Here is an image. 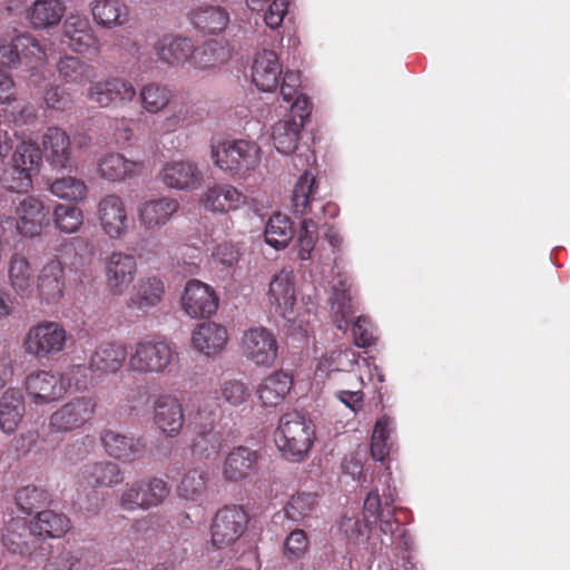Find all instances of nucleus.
Segmentation results:
<instances>
[{
    "mask_svg": "<svg viewBox=\"0 0 570 570\" xmlns=\"http://www.w3.org/2000/svg\"><path fill=\"white\" fill-rule=\"evenodd\" d=\"M154 422L165 435L177 436L185 423L180 401L168 394L159 396L154 403Z\"/></svg>",
    "mask_w": 570,
    "mask_h": 570,
    "instance_id": "412c9836",
    "label": "nucleus"
},
{
    "mask_svg": "<svg viewBox=\"0 0 570 570\" xmlns=\"http://www.w3.org/2000/svg\"><path fill=\"white\" fill-rule=\"evenodd\" d=\"M207 482V471L203 469H191L184 474L177 488L178 495L187 501H202L206 494Z\"/></svg>",
    "mask_w": 570,
    "mask_h": 570,
    "instance_id": "de8ad7c7",
    "label": "nucleus"
},
{
    "mask_svg": "<svg viewBox=\"0 0 570 570\" xmlns=\"http://www.w3.org/2000/svg\"><path fill=\"white\" fill-rule=\"evenodd\" d=\"M353 337L358 347L371 346L375 341L374 328L371 322L364 317L358 316L353 324Z\"/></svg>",
    "mask_w": 570,
    "mask_h": 570,
    "instance_id": "680f3d73",
    "label": "nucleus"
},
{
    "mask_svg": "<svg viewBox=\"0 0 570 570\" xmlns=\"http://www.w3.org/2000/svg\"><path fill=\"white\" fill-rule=\"evenodd\" d=\"M164 293V284L158 277H141L132 287L128 307L147 312L160 303Z\"/></svg>",
    "mask_w": 570,
    "mask_h": 570,
    "instance_id": "7c9ffc66",
    "label": "nucleus"
},
{
    "mask_svg": "<svg viewBox=\"0 0 570 570\" xmlns=\"http://www.w3.org/2000/svg\"><path fill=\"white\" fill-rule=\"evenodd\" d=\"M246 196L228 184H217L206 189L202 196L204 207L212 213H228L240 208Z\"/></svg>",
    "mask_w": 570,
    "mask_h": 570,
    "instance_id": "a878e982",
    "label": "nucleus"
},
{
    "mask_svg": "<svg viewBox=\"0 0 570 570\" xmlns=\"http://www.w3.org/2000/svg\"><path fill=\"white\" fill-rule=\"evenodd\" d=\"M137 262L134 255L124 252H112L105 263L106 288L120 296L126 293L135 279Z\"/></svg>",
    "mask_w": 570,
    "mask_h": 570,
    "instance_id": "f8f14e48",
    "label": "nucleus"
},
{
    "mask_svg": "<svg viewBox=\"0 0 570 570\" xmlns=\"http://www.w3.org/2000/svg\"><path fill=\"white\" fill-rule=\"evenodd\" d=\"M169 493L170 488L163 479H144L127 484L119 503L126 511L149 510L160 505Z\"/></svg>",
    "mask_w": 570,
    "mask_h": 570,
    "instance_id": "0eeeda50",
    "label": "nucleus"
},
{
    "mask_svg": "<svg viewBox=\"0 0 570 570\" xmlns=\"http://www.w3.org/2000/svg\"><path fill=\"white\" fill-rule=\"evenodd\" d=\"M12 374V355L9 342L0 337V389L4 387Z\"/></svg>",
    "mask_w": 570,
    "mask_h": 570,
    "instance_id": "0e129e2a",
    "label": "nucleus"
},
{
    "mask_svg": "<svg viewBox=\"0 0 570 570\" xmlns=\"http://www.w3.org/2000/svg\"><path fill=\"white\" fill-rule=\"evenodd\" d=\"M91 13L96 23L107 29L122 27L130 19V9L122 0H95Z\"/></svg>",
    "mask_w": 570,
    "mask_h": 570,
    "instance_id": "473e14b6",
    "label": "nucleus"
},
{
    "mask_svg": "<svg viewBox=\"0 0 570 570\" xmlns=\"http://www.w3.org/2000/svg\"><path fill=\"white\" fill-rule=\"evenodd\" d=\"M63 12L60 0H36L27 10V19L35 28L45 29L58 24Z\"/></svg>",
    "mask_w": 570,
    "mask_h": 570,
    "instance_id": "58836bf2",
    "label": "nucleus"
},
{
    "mask_svg": "<svg viewBox=\"0 0 570 570\" xmlns=\"http://www.w3.org/2000/svg\"><path fill=\"white\" fill-rule=\"evenodd\" d=\"M174 354L173 346L165 341H139L128 352L127 366L137 374H163L171 366Z\"/></svg>",
    "mask_w": 570,
    "mask_h": 570,
    "instance_id": "39448f33",
    "label": "nucleus"
},
{
    "mask_svg": "<svg viewBox=\"0 0 570 570\" xmlns=\"http://www.w3.org/2000/svg\"><path fill=\"white\" fill-rule=\"evenodd\" d=\"M136 96L134 83L121 77H107L91 82L86 94L87 99L100 108L130 104Z\"/></svg>",
    "mask_w": 570,
    "mask_h": 570,
    "instance_id": "9d476101",
    "label": "nucleus"
},
{
    "mask_svg": "<svg viewBox=\"0 0 570 570\" xmlns=\"http://www.w3.org/2000/svg\"><path fill=\"white\" fill-rule=\"evenodd\" d=\"M46 502V492L36 487H24L16 494L17 507L26 514H31L38 509L45 507Z\"/></svg>",
    "mask_w": 570,
    "mask_h": 570,
    "instance_id": "6e6d98bb",
    "label": "nucleus"
},
{
    "mask_svg": "<svg viewBox=\"0 0 570 570\" xmlns=\"http://www.w3.org/2000/svg\"><path fill=\"white\" fill-rule=\"evenodd\" d=\"M294 278L292 269H282L269 283L268 302L283 317H288L293 313L296 302Z\"/></svg>",
    "mask_w": 570,
    "mask_h": 570,
    "instance_id": "4be33fe9",
    "label": "nucleus"
},
{
    "mask_svg": "<svg viewBox=\"0 0 570 570\" xmlns=\"http://www.w3.org/2000/svg\"><path fill=\"white\" fill-rule=\"evenodd\" d=\"M128 352L120 344L107 343L100 345L89 357V365L94 372L115 374L124 365Z\"/></svg>",
    "mask_w": 570,
    "mask_h": 570,
    "instance_id": "f704fd0d",
    "label": "nucleus"
},
{
    "mask_svg": "<svg viewBox=\"0 0 570 570\" xmlns=\"http://www.w3.org/2000/svg\"><path fill=\"white\" fill-rule=\"evenodd\" d=\"M24 413V403L14 392H6L0 400V429L12 434L19 426Z\"/></svg>",
    "mask_w": 570,
    "mask_h": 570,
    "instance_id": "a18cd8bd",
    "label": "nucleus"
},
{
    "mask_svg": "<svg viewBox=\"0 0 570 570\" xmlns=\"http://www.w3.org/2000/svg\"><path fill=\"white\" fill-rule=\"evenodd\" d=\"M292 206L295 215L302 217L296 247L298 257L303 261L312 257V252L318 240V227L324 217H335L338 213L336 205L325 202L318 188L315 176L305 170L293 188Z\"/></svg>",
    "mask_w": 570,
    "mask_h": 570,
    "instance_id": "f257e3e1",
    "label": "nucleus"
},
{
    "mask_svg": "<svg viewBox=\"0 0 570 570\" xmlns=\"http://www.w3.org/2000/svg\"><path fill=\"white\" fill-rule=\"evenodd\" d=\"M294 235L292 222L286 215H273L265 227V240L276 249L285 248Z\"/></svg>",
    "mask_w": 570,
    "mask_h": 570,
    "instance_id": "09e8293b",
    "label": "nucleus"
},
{
    "mask_svg": "<svg viewBox=\"0 0 570 570\" xmlns=\"http://www.w3.org/2000/svg\"><path fill=\"white\" fill-rule=\"evenodd\" d=\"M124 480L119 465L111 461L90 462L82 465L77 474V484L82 490L114 488Z\"/></svg>",
    "mask_w": 570,
    "mask_h": 570,
    "instance_id": "f3484780",
    "label": "nucleus"
},
{
    "mask_svg": "<svg viewBox=\"0 0 570 570\" xmlns=\"http://www.w3.org/2000/svg\"><path fill=\"white\" fill-rule=\"evenodd\" d=\"M9 279L13 289L21 296L32 292V271L28 259L21 254H13L9 262Z\"/></svg>",
    "mask_w": 570,
    "mask_h": 570,
    "instance_id": "49530a36",
    "label": "nucleus"
},
{
    "mask_svg": "<svg viewBox=\"0 0 570 570\" xmlns=\"http://www.w3.org/2000/svg\"><path fill=\"white\" fill-rule=\"evenodd\" d=\"M41 145L46 160L53 168L66 169L71 165V141L65 130L49 127L42 135Z\"/></svg>",
    "mask_w": 570,
    "mask_h": 570,
    "instance_id": "5701e85b",
    "label": "nucleus"
},
{
    "mask_svg": "<svg viewBox=\"0 0 570 570\" xmlns=\"http://www.w3.org/2000/svg\"><path fill=\"white\" fill-rule=\"evenodd\" d=\"M57 227L66 233H76L82 225V212L75 206L59 204L53 210Z\"/></svg>",
    "mask_w": 570,
    "mask_h": 570,
    "instance_id": "5fc2aeb1",
    "label": "nucleus"
},
{
    "mask_svg": "<svg viewBox=\"0 0 570 570\" xmlns=\"http://www.w3.org/2000/svg\"><path fill=\"white\" fill-rule=\"evenodd\" d=\"M144 169L142 161L127 159L119 153H107L97 161L98 175L108 181H122L136 175Z\"/></svg>",
    "mask_w": 570,
    "mask_h": 570,
    "instance_id": "b1692460",
    "label": "nucleus"
},
{
    "mask_svg": "<svg viewBox=\"0 0 570 570\" xmlns=\"http://www.w3.org/2000/svg\"><path fill=\"white\" fill-rule=\"evenodd\" d=\"M96 561V556L83 550L63 551L59 556V563L63 570H81L95 566Z\"/></svg>",
    "mask_w": 570,
    "mask_h": 570,
    "instance_id": "13d9d810",
    "label": "nucleus"
},
{
    "mask_svg": "<svg viewBox=\"0 0 570 570\" xmlns=\"http://www.w3.org/2000/svg\"><path fill=\"white\" fill-rule=\"evenodd\" d=\"M26 389L36 403H49L63 395L60 374L38 371L27 376Z\"/></svg>",
    "mask_w": 570,
    "mask_h": 570,
    "instance_id": "c85d7f7f",
    "label": "nucleus"
},
{
    "mask_svg": "<svg viewBox=\"0 0 570 570\" xmlns=\"http://www.w3.org/2000/svg\"><path fill=\"white\" fill-rule=\"evenodd\" d=\"M63 37L72 51L79 53H97L99 51V39L89 19L85 16H68L63 23Z\"/></svg>",
    "mask_w": 570,
    "mask_h": 570,
    "instance_id": "a211bd4d",
    "label": "nucleus"
},
{
    "mask_svg": "<svg viewBox=\"0 0 570 570\" xmlns=\"http://www.w3.org/2000/svg\"><path fill=\"white\" fill-rule=\"evenodd\" d=\"M13 148L9 188L13 191H23L32 186L31 177L41 164V150L32 140H20Z\"/></svg>",
    "mask_w": 570,
    "mask_h": 570,
    "instance_id": "1a4fd4ad",
    "label": "nucleus"
},
{
    "mask_svg": "<svg viewBox=\"0 0 570 570\" xmlns=\"http://www.w3.org/2000/svg\"><path fill=\"white\" fill-rule=\"evenodd\" d=\"M219 414V405L213 400H205L199 405L190 442V451L195 459L212 460L222 450L224 440L217 430Z\"/></svg>",
    "mask_w": 570,
    "mask_h": 570,
    "instance_id": "7ed1b4c3",
    "label": "nucleus"
},
{
    "mask_svg": "<svg viewBox=\"0 0 570 570\" xmlns=\"http://www.w3.org/2000/svg\"><path fill=\"white\" fill-rule=\"evenodd\" d=\"M181 304L191 318L209 317L218 307V298L210 286L193 279L185 286Z\"/></svg>",
    "mask_w": 570,
    "mask_h": 570,
    "instance_id": "2eb2a0df",
    "label": "nucleus"
},
{
    "mask_svg": "<svg viewBox=\"0 0 570 570\" xmlns=\"http://www.w3.org/2000/svg\"><path fill=\"white\" fill-rule=\"evenodd\" d=\"M214 164L229 175L254 170L261 161V148L254 141L235 139L212 147Z\"/></svg>",
    "mask_w": 570,
    "mask_h": 570,
    "instance_id": "20e7f679",
    "label": "nucleus"
},
{
    "mask_svg": "<svg viewBox=\"0 0 570 570\" xmlns=\"http://www.w3.org/2000/svg\"><path fill=\"white\" fill-rule=\"evenodd\" d=\"M244 355L256 365L269 366L277 357V341L265 327H252L243 335Z\"/></svg>",
    "mask_w": 570,
    "mask_h": 570,
    "instance_id": "4468645a",
    "label": "nucleus"
},
{
    "mask_svg": "<svg viewBox=\"0 0 570 570\" xmlns=\"http://www.w3.org/2000/svg\"><path fill=\"white\" fill-rule=\"evenodd\" d=\"M50 191L61 199L81 202L87 197L88 188L83 180L67 176L53 180Z\"/></svg>",
    "mask_w": 570,
    "mask_h": 570,
    "instance_id": "864d4df0",
    "label": "nucleus"
},
{
    "mask_svg": "<svg viewBox=\"0 0 570 570\" xmlns=\"http://www.w3.org/2000/svg\"><path fill=\"white\" fill-rule=\"evenodd\" d=\"M228 341L227 330L214 322L199 324L191 334V346L206 356L219 354Z\"/></svg>",
    "mask_w": 570,
    "mask_h": 570,
    "instance_id": "bb28decb",
    "label": "nucleus"
},
{
    "mask_svg": "<svg viewBox=\"0 0 570 570\" xmlns=\"http://www.w3.org/2000/svg\"><path fill=\"white\" fill-rule=\"evenodd\" d=\"M303 125L304 124L302 121H297L294 116L288 119L279 120L273 127V142L281 154L287 155L295 150Z\"/></svg>",
    "mask_w": 570,
    "mask_h": 570,
    "instance_id": "c03bdc74",
    "label": "nucleus"
},
{
    "mask_svg": "<svg viewBox=\"0 0 570 570\" xmlns=\"http://www.w3.org/2000/svg\"><path fill=\"white\" fill-rule=\"evenodd\" d=\"M340 527L345 535L353 540L365 537L367 531V525L360 519L346 515L342 519Z\"/></svg>",
    "mask_w": 570,
    "mask_h": 570,
    "instance_id": "774afa93",
    "label": "nucleus"
},
{
    "mask_svg": "<svg viewBox=\"0 0 570 570\" xmlns=\"http://www.w3.org/2000/svg\"><path fill=\"white\" fill-rule=\"evenodd\" d=\"M101 442L110 456L124 462H131L138 459L142 452L139 440L128 438L111 430L104 432Z\"/></svg>",
    "mask_w": 570,
    "mask_h": 570,
    "instance_id": "e433bc0d",
    "label": "nucleus"
},
{
    "mask_svg": "<svg viewBox=\"0 0 570 570\" xmlns=\"http://www.w3.org/2000/svg\"><path fill=\"white\" fill-rule=\"evenodd\" d=\"M12 43L18 53V60L21 58H35L41 60L45 51L39 41L30 35H20L12 39Z\"/></svg>",
    "mask_w": 570,
    "mask_h": 570,
    "instance_id": "bf43d9fd",
    "label": "nucleus"
},
{
    "mask_svg": "<svg viewBox=\"0 0 570 570\" xmlns=\"http://www.w3.org/2000/svg\"><path fill=\"white\" fill-rule=\"evenodd\" d=\"M316 508V495L313 493L298 492L289 499L284 508L285 517L293 522H304L312 517Z\"/></svg>",
    "mask_w": 570,
    "mask_h": 570,
    "instance_id": "603ef678",
    "label": "nucleus"
},
{
    "mask_svg": "<svg viewBox=\"0 0 570 570\" xmlns=\"http://www.w3.org/2000/svg\"><path fill=\"white\" fill-rule=\"evenodd\" d=\"M98 218L104 232L112 239L121 238L128 228V215L121 197L106 195L98 204Z\"/></svg>",
    "mask_w": 570,
    "mask_h": 570,
    "instance_id": "6ab92c4d",
    "label": "nucleus"
},
{
    "mask_svg": "<svg viewBox=\"0 0 570 570\" xmlns=\"http://www.w3.org/2000/svg\"><path fill=\"white\" fill-rule=\"evenodd\" d=\"M179 207L177 199L167 196L144 199L137 206L139 224L146 230L160 229L178 212Z\"/></svg>",
    "mask_w": 570,
    "mask_h": 570,
    "instance_id": "dca6fc26",
    "label": "nucleus"
},
{
    "mask_svg": "<svg viewBox=\"0 0 570 570\" xmlns=\"http://www.w3.org/2000/svg\"><path fill=\"white\" fill-rule=\"evenodd\" d=\"M293 380L285 372H274L257 387V395L265 406L279 404L292 389Z\"/></svg>",
    "mask_w": 570,
    "mask_h": 570,
    "instance_id": "4c0bfd02",
    "label": "nucleus"
},
{
    "mask_svg": "<svg viewBox=\"0 0 570 570\" xmlns=\"http://www.w3.org/2000/svg\"><path fill=\"white\" fill-rule=\"evenodd\" d=\"M314 439V424L297 412L283 414L274 434L275 444L283 456L294 462L307 456Z\"/></svg>",
    "mask_w": 570,
    "mask_h": 570,
    "instance_id": "f03ea898",
    "label": "nucleus"
},
{
    "mask_svg": "<svg viewBox=\"0 0 570 570\" xmlns=\"http://www.w3.org/2000/svg\"><path fill=\"white\" fill-rule=\"evenodd\" d=\"M301 86V77L298 72L287 71L281 85V95L283 100L292 102L299 94L298 88Z\"/></svg>",
    "mask_w": 570,
    "mask_h": 570,
    "instance_id": "338daca9",
    "label": "nucleus"
},
{
    "mask_svg": "<svg viewBox=\"0 0 570 570\" xmlns=\"http://www.w3.org/2000/svg\"><path fill=\"white\" fill-rule=\"evenodd\" d=\"M393 430V422L390 417L383 416L376 421L371 442V455L374 460L383 461L390 453L392 446L390 436Z\"/></svg>",
    "mask_w": 570,
    "mask_h": 570,
    "instance_id": "3c124183",
    "label": "nucleus"
},
{
    "mask_svg": "<svg viewBox=\"0 0 570 570\" xmlns=\"http://www.w3.org/2000/svg\"><path fill=\"white\" fill-rule=\"evenodd\" d=\"M65 269L58 259L49 261L40 271L37 279L39 297L48 304L57 303L63 295Z\"/></svg>",
    "mask_w": 570,
    "mask_h": 570,
    "instance_id": "cd10ccee",
    "label": "nucleus"
},
{
    "mask_svg": "<svg viewBox=\"0 0 570 570\" xmlns=\"http://www.w3.org/2000/svg\"><path fill=\"white\" fill-rule=\"evenodd\" d=\"M257 453L245 446L232 450L223 464V478L226 481H240L249 476L257 464Z\"/></svg>",
    "mask_w": 570,
    "mask_h": 570,
    "instance_id": "2f4dec72",
    "label": "nucleus"
},
{
    "mask_svg": "<svg viewBox=\"0 0 570 570\" xmlns=\"http://www.w3.org/2000/svg\"><path fill=\"white\" fill-rule=\"evenodd\" d=\"M97 403L90 396H75L55 410L49 417L52 433H70L88 424L95 413Z\"/></svg>",
    "mask_w": 570,
    "mask_h": 570,
    "instance_id": "423d86ee",
    "label": "nucleus"
},
{
    "mask_svg": "<svg viewBox=\"0 0 570 570\" xmlns=\"http://www.w3.org/2000/svg\"><path fill=\"white\" fill-rule=\"evenodd\" d=\"M173 91L165 85L149 82L141 86L139 90V101L141 108L148 114H158L164 111L173 100Z\"/></svg>",
    "mask_w": 570,
    "mask_h": 570,
    "instance_id": "37998d69",
    "label": "nucleus"
},
{
    "mask_svg": "<svg viewBox=\"0 0 570 570\" xmlns=\"http://www.w3.org/2000/svg\"><path fill=\"white\" fill-rule=\"evenodd\" d=\"M190 20L202 32L216 35L227 27L229 13L220 6L203 4L190 12Z\"/></svg>",
    "mask_w": 570,
    "mask_h": 570,
    "instance_id": "c9c22d12",
    "label": "nucleus"
},
{
    "mask_svg": "<svg viewBox=\"0 0 570 570\" xmlns=\"http://www.w3.org/2000/svg\"><path fill=\"white\" fill-rule=\"evenodd\" d=\"M308 539L303 530L292 531L284 543V553L289 559H298L305 554Z\"/></svg>",
    "mask_w": 570,
    "mask_h": 570,
    "instance_id": "052dcab7",
    "label": "nucleus"
},
{
    "mask_svg": "<svg viewBox=\"0 0 570 570\" xmlns=\"http://www.w3.org/2000/svg\"><path fill=\"white\" fill-rule=\"evenodd\" d=\"M288 0H273L264 13V21L271 29H277L282 26L287 13Z\"/></svg>",
    "mask_w": 570,
    "mask_h": 570,
    "instance_id": "e2e57ef3",
    "label": "nucleus"
},
{
    "mask_svg": "<svg viewBox=\"0 0 570 570\" xmlns=\"http://www.w3.org/2000/svg\"><path fill=\"white\" fill-rule=\"evenodd\" d=\"M45 101L49 108L63 110L69 104L70 99L66 90L60 86H50L45 91Z\"/></svg>",
    "mask_w": 570,
    "mask_h": 570,
    "instance_id": "69168bd1",
    "label": "nucleus"
},
{
    "mask_svg": "<svg viewBox=\"0 0 570 570\" xmlns=\"http://www.w3.org/2000/svg\"><path fill=\"white\" fill-rule=\"evenodd\" d=\"M92 370L90 365L72 364L69 365L61 374V385L63 394L70 390L85 392L94 385Z\"/></svg>",
    "mask_w": 570,
    "mask_h": 570,
    "instance_id": "8fccbe9b",
    "label": "nucleus"
},
{
    "mask_svg": "<svg viewBox=\"0 0 570 570\" xmlns=\"http://www.w3.org/2000/svg\"><path fill=\"white\" fill-rule=\"evenodd\" d=\"M16 229L28 237L40 235L49 224V209L36 196H26L16 206Z\"/></svg>",
    "mask_w": 570,
    "mask_h": 570,
    "instance_id": "ddd939ff",
    "label": "nucleus"
},
{
    "mask_svg": "<svg viewBox=\"0 0 570 570\" xmlns=\"http://www.w3.org/2000/svg\"><path fill=\"white\" fill-rule=\"evenodd\" d=\"M229 59V49L223 43L212 40L202 46H194L189 69L197 71H215Z\"/></svg>",
    "mask_w": 570,
    "mask_h": 570,
    "instance_id": "72a5a7b5",
    "label": "nucleus"
},
{
    "mask_svg": "<svg viewBox=\"0 0 570 570\" xmlns=\"http://www.w3.org/2000/svg\"><path fill=\"white\" fill-rule=\"evenodd\" d=\"M220 395L228 405L237 407L247 402L249 390L244 382L233 379L222 383Z\"/></svg>",
    "mask_w": 570,
    "mask_h": 570,
    "instance_id": "4d7b16f0",
    "label": "nucleus"
},
{
    "mask_svg": "<svg viewBox=\"0 0 570 570\" xmlns=\"http://www.w3.org/2000/svg\"><path fill=\"white\" fill-rule=\"evenodd\" d=\"M247 523V514L239 507L218 510L210 525L213 544L219 549L234 544L245 532Z\"/></svg>",
    "mask_w": 570,
    "mask_h": 570,
    "instance_id": "9b49d317",
    "label": "nucleus"
},
{
    "mask_svg": "<svg viewBox=\"0 0 570 570\" xmlns=\"http://www.w3.org/2000/svg\"><path fill=\"white\" fill-rule=\"evenodd\" d=\"M60 78L68 83L85 85L96 78V68L77 57L66 56L57 65Z\"/></svg>",
    "mask_w": 570,
    "mask_h": 570,
    "instance_id": "79ce46f5",
    "label": "nucleus"
},
{
    "mask_svg": "<svg viewBox=\"0 0 570 570\" xmlns=\"http://www.w3.org/2000/svg\"><path fill=\"white\" fill-rule=\"evenodd\" d=\"M67 343V332L56 322H41L29 328L23 341L27 354L35 357H48L61 352Z\"/></svg>",
    "mask_w": 570,
    "mask_h": 570,
    "instance_id": "6e6552de",
    "label": "nucleus"
},
{
    "mask_svg": "<svg viewBox=\"0 0 570 570\" xmlns=\"http://www.w3.org/2000/svg\"><path fill=\"white\" fill-rule=\"evenodd\" d=\"M69 523V519L62 514L51 510L39 511L30 523L29 532L33 538H59L68 531Z\"/></svg>",
    "mask_w": 570,
    "mask_h": 570,
    "instance_id": "ea45409f",
    "label": "nucleus"
},
{
    "mask_svg": "<svg viewBox=\"0 0 570 570\" xmlns=\"http://www.w3.org/2000/svg\"><path fill=\"white\" fill-rule=\"evenodd\" d=\"M194 46L189 38L165 36L156 45V53L158 59L168 66L189 68Z\"/></svg>",
    "mask_w": 570,
    "mask_h": 570,
    "instance_id": "393cba45",
    "label": "nucleus"
},
{
    "mask_svg": "<svg viewBox=\"0 0 570 570\" xmlns=\"http://www.w3.org/2000/svg\"><path fill=\"white\" fill-rule=\"evenodd\" d=\"M160 178L168 188L195 190L202 186L204 175L190 160H173L163 167Z\"/></svg>",
    "mask_w": 570,
    "mask_h": 570,
    "instance_id": "aec40b11",
    "label": "nucleus"
},
{
    "mask_svg": "<svg viewBox=\"0 0 570 570\" xmlns=\"http://www.w3.org/2000/svg\"><path fill=\"white\" fill-rule=\"evenodd\" d=\"M282 67L274 51L263 50L255 57L252 78L262 91H273L278 87Z\"/></svg>",
    "mask_w": 570,
    "mask_h": 570,
    "instance_id": "c756f323",
    "label": "nucleus"
},
{
    "mask_svg": "<svg viewBox=\"0 0 570 570\" xmlns=\"http://www.w3.org/2000/svg\"><path fill=\"white\" fill-rule=\"evenodd\" d=\"M350 289L351 285L347 281L340 277L333 284V295L331 297L334 322L336 327L344 332L348 327V318L354 314Z\"/></svg>",
    "mask_w": 570,
    "mask_h": 570,
    "instance_id": "a19ab883",
    "label": "nucleus"
}]
</instances>
